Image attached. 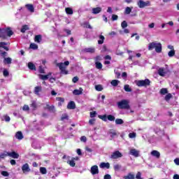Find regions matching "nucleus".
Segmentation results:
<instances>
[{"instance_id": "obj_1", "label": "nucleus", "mask_w": 179, "mask_h": 179, "mask_svg": "<svg viewBox=\"0 0 179 179\" xmlns=\"http://www.w3.org/2000/svg\"><path fill=\"white\" fill-rule=\"evenodd\" d=\"M158 54L162 52V43L157 42H152L148 44V50L149 51H152V50H155Z\"/></svg>"}, {"instance_id": "obj_2", "label": "nucleus", "mask_w": 179, "mask_h": 179, "mask_svg": "<svg viewBox=\"0 0 179 179\" xmlns=\"http://www.w3.org/2000/svg\"><path fill=\"white\" fill-rule=\"evenodd\" d=\"M68 65H69V61H66L64 63L61 62L57 64V66L60 69L61 73L63 75H68L69 71L66 70V66H68Z\"/></svg>"}, {"instance_id": "obj_3", "label": "nucleus", "mask_w": 179, "mask_h": 179, "mask_svg": "<svg viewBox=\"0 0 179 179\" xmlns=\"http://www.w3.org/2000/svg\"><path fill=\"white\" fill-rule=\"evenodd\" d=\"M117 107L120 110H128L129 108V101L126 99L122 100L117 103Z\"/></svg>"}, {"instance_id": "obj_4", "label": "nucleus", "mask_w": 179, "mask_h": 179, "mask_svg": "<svg viewBox=\"0 0 179 179\" xmlns=\"http://www.w3.org/2000/svg\"><path fill=\"white\" fill-rule=\"evenodd\" d=\"M136 84L138 87H146V86H149L150 85V80L149 79L137 80L136 81Z\"/></svg>"}, {"instance_id": "obj_5", "label": "nucleus", "mask_w": 179, "mask_h": 179, "mask_svg": "<svg viewBox=\"0 0 179 179\" xmlns=\"http://www.w3.org/2000/svg\"><path fill=\"white\" fill-rule=\"evenodd\" d=\"M169 68L168 67H160L157 69V73L159 75V76H162V78H164L168 73H169Z\"/></svg>"}, {"instance_id": "obj_6", "label": "nucleus", "mask_w": 179, "mask_h": 179, "mask_svg": "<svg viewBox=\"0 0 179 179\" xmlns=\"http://www.w3.org/2000/svg\"><path fill=\"white\" fill-rule=\"evenodd\" d=\"M8 43L6 42H0V48H3L6 51H9V48H8ZM8 53L6 52H1L0 55H2V57H5Z\"/></svg>"}, {"instance_id": "obj_7", "label": "nucleus", "mask_w": 179, "mask_h": 179, "mask_svg": "<svg viewBox=\"0 0 179 179\" xmlns=\"http://www.w3.org/2000/svg\"><path fill=\"white\" fill-rule=\"evenodd\" d=\"M137 5L138 8H146V6H150L151 3L149 1H143V0H139L137 3Z\"/></svg>"}, {"instance_id": "obj_8", "label": "nucleus", "mask_w": 179, "mask_h": 179, "mask_svg": "<svg viewBox=\"0 0 179 179\" xmlns=\"http://www.w3.org/2000/svg\"><path fill=\"white\" fill-rule=\"evenodd\" d=\"M129 155H131V156H134V157H139V154L141 153V151L135 148H129Z\"/></svg>"}, {"instance_id": "obj_9", "label": "nucleus", "mask_w": 179, "mask_h": 179, "mask_svg": "<svg viewBox=\"0 0 179 179\" xmlns=\"http://www.w3.org/2000/svg\"><path fill=\"white\" fill-rule=\"evenodd\" d=\"M34 93L38 97H41V93H43V87L41 86H36L34 89Z\"/></svg>"}, {"instance_id": "obj_10", "label": "nucleus", "mask_w": 179, "mask_h": 179, "mask_svg": "<svg viewBox=\"0 0 179 179\" xmlns=\"http://www.w3.org/2000/svg\"><path fill=\"white\" fill-rule=\"evenodd\" d=\"M120 157H122V153H121L120 151L116 150L112 153L110 155V159H120Z\"/></svg>"}, {"instance_id": "obj_11", "label": "nucleus", "mask_w": 179, "mask_h": 179, "mask_svg": "<svg viewBox=\"0 0 179 179\" xmlns=\"http://www.w3.org/2000/svg\"><path fill=\"white\" fill-rule=\"evenodd\" d=\"M21 169L24 174H27V173H30V171H31V169H30L29 164H23Z\"/></svg>"}, {"instance_id": "obj_12", "label": "nucleus", "mask_w": 179, "mask_h": 179, "mask_svg": "<svg viewBox=\"0 0 179 179\" xmlns=\"http://www.w3.org/2000/svg\"><path fill=\"white\" fill-rule=\"evenodd\" d=\"M90 173L92 174V176L99 174V166H97V165L92 166L90 169Z\"/></svg>"}, {"instance_id": "obj_13", "label": "nucleus", "mask_w": 179, "mask_h": 179, "mask_svg": "<svg viewBox=\"0 0 179 179\" xmlns=\"http://www.w3.org/2000/svg\"><path fill=\"white\" fill-rule=\"evenodd\" d=\"M8 157L12 159H19V155L15 151L8 152Z\"/></svg>"}, {"instance_id": "obj_14", "label": "nucleus", "mask_w": 179, "mask_h": 179, "mask_svg": "<svg viewBox=\"0 0 179 179\" xmlns=\"http://www.w3.org/2000/svg\"><path fill=\"white\" fill-rule=\"evenodd\" d=\"M67 108L69 110H75L76 108V105L75 104V102L73 101H71L69 102L67 105Z\"/></svg>"}, {"instance_id": "obj_15", "label": "nucleus", "mask_w": 179, "mask_h": 179, "mask_svg": "<svg viewBox=\"0 0 179 179\" xmlns=\"http://www.w3.org/2000/svg\"><path fill=\"white\" fill-rule=\"evenodd\" d=\"M5 33L6 34V37H10L13 36V31H12V29L10 27H8L5 29Z\"/></svg>"}, {"instance_id": "obj_16", "label": "nucleus", "mask_w": 179, "mask_h": 179, "mask_svg": "<svg viewBox=\"0 0 179 179\" xmlns=\"http://www.w3.org/2000/svg\"><path fill=\"white\" fill-rule=\"evenodd\" d=\"M83 89H82V87H80L79 90H74L73 91V94H74V96H80V94H83Z\"/></svg>"}, {"instance_id": "obj_17", "label": "nucleus", "mask_w": 179, "mask_h": 179, "mask_svg": "<svg viewBox=\"0 0 179 179\" xmlns=\"http://www.w3.org/2000/svg\"><path fill=\"white\" fill-rule=\"evenodd\" d=\"M52 75V73H49L48 75H39V79H41V80H48V78Z\"/></svg>"}, {"instance_id": "obj_18", "label": "nucleus", "mask_w": 179, "mask_h": 179, "mask_svg": "<svg viewBox=\"0 0 179 179\" xmlns=\"http://www.w3.org/2000/svg\"><path fill=\"white\" fill-rule=\"evenodd\" d=\"M100 12H101V8L96 7V8H92V13H93V15H99V13H100Z\"/></svg>"}, {"instance_id": "obj_19", "label": "nucleus", "mask_w": 179, "mask_h": 179, "mask_svg": "<svg viewBox=\"0 0 179 179\" xmlns=\"http://www.w3.org/2000/svg\"><path fill=\"white\" fill-rule=\"evenodd\" d=\"M99 167L100 169H110V163L101 162Z\"/></svg>"}, {"instance_id": "obj_20", "label": "nucleus", "mask_w": 179, "mask_h": 179, "mask_svg": "<svg viewBox=\"0 0 179 179\" xmlns=\"http://www.w3.org/2000/svg\"><path fill=\"white\" fill-rule=\"evenodd\" d=\"M151 155L157 159H159L160 157V152L157 150H152L151 152Z\"/></svg>"}, {"instance_id": "obj_21", "label": "nucleus", "mask_w": 179, "mask_h": 179, "mask_svg": "<svg viewBox=\"0 0 179 179\" xmlns=\"http://www.w3.org/2000/svg\"><path fill=\"white\" fill-rule=\"evenodd\" d=\"M84 52H90V54H93L96 51L94 48H87L83 50Z\"/></svg>"}, {"instance_id": "obj_22", "label": "nucleus", "mask_w": 179, "mask_h": 179, "mask_svg": "<svg viewBox=\"0 0 179 179\" xmlns=\"http://www.w3.org/2000/svg\"><path fill=\"white\" fill-rule=\"evenodd\" d=\"M0 37L1 38H6V34L5 32V29L0 28Z\"/></svg>"}, {"instance_id": "obj_23", "label": "nucleus", "mask_w": 179, "mask_h": 179, "mask_svg": "<svg viewBox=\"0 0 179 179\" xmlns=\"http://www.w3.org/2000/svg\"><path fill=\"white\" fill-rule=\"evenodd\" d=\"M15 138L17 139H19V141H22V139L23 138V134H22V131H17L15 134Z\"/></svg>"}, {"instance_id": "obj_24", "label": "nucleus", "mask_w": 179, "mask_h": 179, "mask_svg": "<svg viewBox=\"0 0 179 179\" xmlns=\"http://www.w3.org/2000/svg\"><path fill=\"white\" fill-rule=\"evenodd\" d=\"M43 40V36L41 35H36L34 38L35 43H41V41Z\"/></svg>"}, {"instance_id": "obj_25", "label": "nucleus", "mask_w": 179, "mask_h": 179, "mask_svg": "<svg viewBox=\"0 0 179 179\" xmlns=\"http://www.w3.org/2000/svg\"><path fill=\"white\" fill-rule=\"evenodd\" d=\"M25 6L28 9V10L29 12H31V13H33V12H34V6H33V5H31V4H27Z\"/></svg>"}, {"instance_id": "obj_26", "label": "nucleus", "mask_w": 179, "mask_h": 179, "mask_svg": "<svg viewBox=\"0 0 179 179\" xmlns=\"http://www.w3.org/2000/svg\"><path fill=\"white\" fill-rule=\"evenodd\" d=\"M4 64H6L8 65L12 64V58L10 57H5L3 59Z\"/></svg>"}, {"instance_id": "obj_27", "label": "nucleus", "mask_w": 179, "mask_h": 179, "mask_svg": "<svg viewBox=\"0 0 179 179\" xmlns=\"http://www.w3.org/2000/svg\"><path fill=\"white\" fill-rule=\"evenodd\" d=\"M28 68L31 69V71H36V66L32 62L28 63Z\"/></svg>"}, {"instance_id": "obj_28", "label": "nucleus", "mask_w": 179, "mask_h": 179, "mask_svg": "<svg viewBox=\"0 0 179 179\" xmlns=\"http://www.w3.org/2000/svg\"><path fill=\"white\" fill-rule=\"evenodd\" d=\"M124 179H135V175L129 173L127 176H124Z\"/></svg>"}, {"instance_id": "obj_29", "label": "nucleus", "mask_w": 179, "mask_h": 179, "mask_svg": "<svg viewBox=\"0 0 179 179\" xmlns=\"http://www.w3.org/2000/svg\"><path fill=\"white\" fill-rule=\"evenodd\" d=\"M104 40H106V38L103 35L99 36V40L98 41V44L101 45L103 43H104Z\"/></svg>"}, {"instance_id": "obj_30", "label": "nucleus", "mask_w": 179, "mask_h": 179, "mask_svg": "<svg viewBox=\"0 0 179 179\" xmlns=\"http://www.w3.org/2000/svg\"><path fill=\"white\" fill-rule=\"evenodd\" d=\"M30 107L32 108V110L37 109V103L36 102V101H31V103L30 104Z\"/></svg>"}, {"instance_id": "obj_31", "label": "nucleus", "mask_w": 179, "mask_h": 179, "mask_svg": "<svg viewBox=\"0 0 179 179\" xmlns=\"http://www.w3.org/2000/svg\"><path fill=\"white\" fill-rule=\"evenodd\" d=\"M67 164H69L71 167H75L76 166V164L75 163V161L71 159V160H68L67 161Z\"/></svg>"}, {"instance_id": "obj_32", "label": "nucleus", "mask_w": 179, "mask_h": 179, "mask_svg": "<svg viewBox=\"0 0 179 179\" xmlns=\"http://www.w3.org/2000/svg\"><path fill=\"white\" fill-rule=\"evenodd\" d=\"M7 156H9V152H4L0 154V159H5Z\"/></svg>"}, {"instance_id": "obj_33", "label": "nucleus", "mask_w": 179, "mask_h": 179, "mask_svg": "<svg viewBox=\"0 0 179 179\" xmlns=\"http://www.w3.org/2000/svg\"><path fill=\"white\" fill-rule=\"evenodd\" d=\"M118 83H120V80H113L110 82L112 86H114L115 87L118 86Z\"/></svg>"}, {"instance_id": "obj_34", "label": "nucleus", "mask_w": 179, "mask_h": 179, "mask_svg": "<svg viewBox=\"0 0 179 179\" xmlns=\"http://www.w3.org/2000/svg\"><path fill=\"white\" fill-rule=\"evenodd\" d=\"M65 10H66V13H67V15H73V10H72V8H66Z\"/></svg>"}, {"instance_id": "obj_35", "label": "nucleus", "mask_w": 179, "mask_h": 179, "mask_svg": "<svg viewBox=\"0 0 179 179\" xmlns=\"http://www.w3.org/2000/svg\"><path fill=\"white\" fill-rule=\"evenodd\" d=\"M131 12H132V7H127L125 8V10H124V14L125 15H129V13H131Z\"/></svg>"}, {"instance_id": "obj_36", "label": "nucleus", "mask_w": 179, "mask_h": 179, "mask_svg": "<svg viewBox=\"0 0 179 179\" xmlns=\"http://www.w3.org/2000/svg\"><path fill=\"white\" fill-rule=\"evenodd\" d=\"M56 100H57V101H60L58 103V106H62V103H64V101H65V99H64V98H61V97H57Z\"/></svg>"}, {"instance_id": "obj_37", "label": "nucleus", "mask_w": 179, "mask_h": 179, "mask_svg": "<svg viewBox=\"0 0 179 179\" xmlns=\"http://www.w3.org/2000/svg\"><path fill=\"white\" fill-rule=\"evenodd\" d=\"M115 124L116 125H122V124H124V120L122 119H116Z\"/></svg>"}, {"instance_id": "obj_38", "label": "nucleus", "mask_w": 179, "mask_h": 179, "mask_svg": "<svg viewBox=\"0 0 179 179\" xmlns=\"http://www.w3.org/2000/svg\"><path fill=\"white\" fill-rule=\"evenodd\" d=\"M95 65H96V69H101V68H103V64H101V62H96Z\"/></svg>"}, {"instance_id": "obj_39", "label": "nucleus", "mask_w": 179, "mask_h": 179, "mask_svg": "<svg viewBox=\"0 0 179 179\" xmlns=\"http://www.w3.org/2000/svg\"><path fill=\"white\" fill-rule=\"evenodd\" d=\"M95 90L97 91V92H101V90H103V85H97L95 86Z\"/></svg>"}, {"instance_id": "obj_40", "label": "nucleus", "mask_w": 179, "mask_h": 179, "mask_svg": "<svg viewBox=\"0 0 179 179\" xmlns=\"http://www.w3.org/2000/svg\"><path fill=\"white\" fill-rule=\"evenodd\" d=\"M168 55L170 58L174 57L176 55V50H171L168 52Z\"/></svg>"}, {"instance_id": "obj_41", "label": "nucleus", "mask_w": 179, "mask_h": 179, "mask_svg": "<svg viewBox=\"0 0 179 179\" xmlns=\"http://www.w3.org/2000/svg\"><path fill=\"white\" fill-rule=\"evenodd\" d=\"M40 173H41V174H47V169H45V167H41Z\"/></svg>"}, {"instance_id": "obj_42", "label": "nucleus", "mask_w": 179, "mask_h": 179, "mask_svg": "<svg viewBox=\"0 0 179 179\" xmlns=\"http://www.w3.org/2000/svg\"><path fill=\"white\" fill-rule=\"evenodd\" d=\"M107 118H108V121H115V117H114V115H108L107 116Z\"/></svg>"}, {"instance_id": "obj_43", "label": "nucleus", "mask_w": 179, "mask_h": 179, "mask_svg": "<svg viewBox=\"0 0 179 179\" xmlns=\"http://www.w3.org/2000/svg\"><path fill=\"white\" fill-rule=\"evenodd\" d=\"M30 48H31L32 50H37L38 48V45H37V44L36 43H31Z\"/></svg>"}, {"instance_id": "obj_44", "label": "nucleus", "mask_w": 179, "mask_h": 179, "mask_svg": "<svg viewBox=\"0 0 179 179\" xmlns=\"http://www.w3.org/2000/svg\"><path fill=\"white\" fill-rule=\"evenodd\" d=\"M27 30H29V27H27V25H24L21 29V33H25Z\"/></svg>"}, {"instance_id": "obj_45", "label": "nucleus", "mask_w": 179, "mask_h": 179, "mask_svg": "<svg viewBox=\"0 0 179 179\" xmlns=\"http://www.w3.org/2000/svg\"><path fill=\"white\" fill-rule=\"evenodd\" d=\"M124 90H125V92H132V89L129 87V85H125L124 87Z\"/></svg>"}, {"instance_id": "obj_46", "label": "nucleus", "mask_w": 179, "mask_h": 179, "mask_svg": "<svg viewBox=\"0 0 179 179\" xmlns=\"http://www.w3.org/2000/svg\"><path fill=\"white\" fill-rule=\"evenodd\" d=\"M129 138H130V139H134V138H136V133L135 132L129 133Z\"/></svg>"}, {"instance_id": "obj_47", "label": "nucleus", "mask_w": 179, "mask_h": 179, "mask_svg": "<svg viewBox=\"0 0 179 179\" xmlns=\"http://www.w3.org/2000/svg\"><path fill=\"white\" fill-rule=\"evenodd\" d=\"M3 120L6 121V122H9V121H10V117L5 115L3 116Z\"/></svg>"}, {"instance_id": "obj_48", "label": "nucleus", "mask_w": 179, "mask_h": 179, "mask_svg": "<svg viewBox=\"0 0 179 179\" xmlns=\"http://www.w3.org/2000/svg\"><path fill=\"white\" fill-rule=\"evenodd\" d=\"M99 118H100L101 120H102V121H105L107 122L108 117L107 115H99Z\"/></svg>"}, {"instance_id": "obj_49", "label": "nucleus", "mask_w": 179, "mask_h": 179, "mask_svg": "<svg viewBox=\"0 0 179 179\" xmlns=\"http://www.w3.org/2000/svg\"><path fill=\"white\" fill-rule=\"evenodd\" d=\"M121 26L122 29H125L126 27H128V23H127V21H123Z\"/></svg>"}, {"instance_id": "obj_50", "label": "nucleus", "mask_w": 179, "mask_h": 179, "mask_svg": "<svg viewBox=\"0 0 179 179\" xmlns=\"http://www.w3.org/2000/svg\"><path fill=\"white\" fill-rule=\"evenodd\" d=\"M90 115L91 118H94V117H96V115H97V112H96V111L90 112Z\"/></svg>"}, {"instance_id": "obj_51", "label": "nucleus", "mask_w": 179, "mask_h": 179, "mask_svg": "<svg viewBox=\"0 0 179 179\" xmlns=\"http://www.w3.org/2000/svg\"><path fill=\"white\" fill-rule=\"evenodd\" d=\"M109 134L112 138H114V136H117V132H115V131H110Z\"/></svg>"}, {"instance_id": "obj_52", "label": "nucleus", "mask_w": 179, "mask_h": 179, "mask_svg": "<svg viewBox=\"0 0 179 179\" xmlns=\"http://www.w3.org/2000/svg\"><path fill=\"white\" fill-rule=\"evenodd\" d=\"M161 94H167V89L166 88H162L160 90Z\"/></svg>"}, {"instance_id": "obj_53", "label": "nucleus", "mask_w": 179, "mask_h": 179, "mask_svg": "<svg viewBox=\"0 0 179 179\" xmlns=\"http://www.w3.org/2000/svg\"><path fill=\"white\" fill-rule=\"evenodd\" d=\"M171 97H172L171 94H168L165 96V100L166 101H169V100H170L171 99Z\"/></svg>"}, {"instance_id": "obj_54", "label": "nucleus", "mask_w": 179, "mask_h": 179, "mask_svg": "<svg viewBox=\"0 0 179 179\" xmlns=\"http://www.w3.org/2000/svg\"><path fill=\"white\" fill-rule=\"evenodd\" d=\"M78 81H79V78L78 76H75L72 79L73 83H76Z\"/></svg>"}, {"instance_id": "obj_55", "label": "nucleus", "mask_w": 179, "mask_h": 179, "mask_svg": "<svg viewBox=\"0 0 179 179\" xmlns=\"http://www.w3.org/2000/svg\"><path fill=\"white\" fill-rule=\"evenodd\" d=\"M22 110L24 111H29L30 110V108L29 107V105H24L22 108Z\"/></svg>"}, {"instance_id": "obj_56", "label": "nucleus", "mask_w": 179, "mask_h": 179, "mask_svg": "<svg viewBox=\"0 0 179 179\" xmlns=\"http://www.w3.org/2000/svg\"><path fill=\"white\" fill-rule=\"evenodd\" d=\"M95 122H96V120L95 119H91V120H89L90 125H94Z\"/></svg>"}, {"instance_id": "obj_57", "label": "nucleus", "mask_w": 179, "mask_h": 179, "mask_svg": "<svg viewBox=\"0 0 179 179\" xmlns=\"http://www.w3.org/2000/svg\"><path fill=\"white\" fill-rule=\"evenodd\" d=\"M114 169L116 171H118V170H120V169H121V165H119V164H115L114 166Z\"/></svg>"}, {"instance_id": "obj_58", "label": "nucleus", "mask_w": 179, "mask_h": 179, "mask_svg": "<svg viewBox=\"0 0 179 179\" xmlns=\"http://www.w3.org/2000/svg\"><path fill=\"white\" fill-rule=\"evenodd\" d=\"M84 25L85 27H87V29H92V25L89 24V22H85Z\"/></svg>"}, {"instance_id": "obj_59", "label": "nucleus", "mask_w": 179, "mask_h": 179, "mask_svg": "<svg viewBox=\"0 0 179 179\" xmlns=\"http://www.w3.org/2000/svg\"><path fill=\"white\" fill-rule=\"evenodd\" d=\"M142 173H141V172H138L136 176V179H142Z\"/></svg>"}, {"instance_id": "obj_60", "label": "nucleus", "mask_w": 179, "mask_h": 179, "mask_svg": "<svg viewBox=\"0 0 179 179\" xmlns=\"http://www.w3.org/2000/svg\"><path fill=\"white\" fill-rule=\"evenodd\" d=\"M3 76H9V71H8V70L4 69L3 72Z\"/></svg>"}, {"instance_id": "obj_61", "label": "nucleus", "mask_w": 179, "mask_h": 179, "mask_svg": "<svg viewBox=\"0 0 179 179\" xmlns=\"http://www.w3.org/2000/svg\"><path fill=\"white\" fill-rule=\"evenodd\" d=\"M1 175H3L4 177H8V176H9V173H8V171H3L1 172Z\"/></svg>"}, {"instance_id": "obj_62", "label": "nucleus", "mask_w": 179, "mask_h": 179, "mask_svg": "<svg viewBox=\"0 0 179 179\" xmlns=\"http://www.w3.org/2000/svg\"><path fill=\"white\" fill-rule=\"evenodd\" d=\"M112 20H118V15H112Z\"/></svg>"}, {"instance_id": "obj_63", "label": "nucleus", "mask_w": 179, "mask_h": 179, "mask_svg": "<svg viewBox=\"0 0 179 179\" xmlns=\"http://www.w3.org/2000/svg\"><path fill=\"white\" fill-rule=\"evenodd\" d=\"M103 179H111V176H110V174H106L104 176Z\"/></svg>"}, {"instance_id": "obj_64", "label": "nucleus", "mask_w": 179, "mask_h": 179, "mask_svg": "<svg viewBox=\"0 0 179 179\" xmlns=\"http://www.w3.org/2000/svg\"><path fill=\"white\" fill-rule=\"evenodd\" d=\"M174 163L176 166H179V158H176L174 159Z\"/></svg>"}]
</instances>
